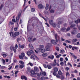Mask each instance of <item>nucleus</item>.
I'll return each instance as SVG.
<instances>
[{
	"label": "nucleus",
	"mask_w": 80,
	"mask_h": 80,
	"mask_svg": "<svg viewBox=\"0 0 80 80\" xmlns=\"http://www.w3.org/2000/svg\"><path fill=\"white\" fill-rule=\"evenodd\" d=\"M49 23L50 25H52L53 27H56V26H57L58 28H60V25L62 24L63 22L62 21H59L58 23H57L56 25L53 23V21L52 20H50L49 21Z\"/></svg>",
	"instance_id": "f257e3e1"
},
{
	"label": "nucleus",
	"mask_w": 80,
	"mask_h": 80,
	"mask_svg": "<svg viewBox=\"0 0 80 80\" xmlns=\"http://www.w3.org/2000/svg\"><path fill=\"white\" fill-rule=\"evenodd\" d=\"M52 33H53L54 35H55L56 40H52L51 41V43L52 44H53L54 45H56L57 42H58V35L57 34H55V32L53 31H52L51 32Z\"/></svg>",
	"instance_id": "f03ea898"
},
{
	"label": "nucleus",
	"mask_w": 80,
	"mask_h": 80,
	"mask_svg": "<svg viewBox=\"0 0 80 80\" xmlns=\"http://www.w3.org/2000/svg\"><path fill=\"white\" fill-rule=\"evenodd\" d=\"M9 33L10 34L11 37H12L13 38H15L16 37L20 35V32H16L15 33H13V32H10Z\"/></svg>",
	"instance_id": "7ed1b4c3"
},
{
	"label": "nucleus",
	"mask_w": 80,
	"mask_h": 80,
	"mask_svg": "<svg viewBox=\"0 0 80 80\" xmlns=\"http://www.w3.org/2000/svg\"><path fill=\"white\" fill-rule=\"evenodd\" d=\"M73 23V22L72 21L69 22V25H71L70 26V28H73V27H74L73 29L74 30H77V28H75V26H76V25L75 24H72Z\"/></svg>",
	"instance_id": "20e7f679"
},
{
	"label": "nucleus",
	"mask_w": 80,
	"mask_h": 80,
	"mask_svg": "<svg viewBox=\"0 0 80 80\" xmlns=\"http://www.w3.org/2000/svg\"><path fill=\"white\" fill-rule=\"evenodd\" d=\"M47 46L46 47V49L47 51H50V44L48 43L47 44Z\"/></svg>",
	"instance_id": "39448f33"
},
{
	"label": "nucleus",
	"mask_w": 80,
	"mask_h": 80,
	"mask_svg": "<svg viewBox=\"0 0 80 80\" xmlns=\"http://www.w3.org/2000/svg\"><path fill=\"white\" fill-rule=\"evenodd\" d=\"M51 8H52V6H49V5L48 4H47L46 5V10H48V8H49V10H50L51 9Z\"/></svg>",
	"instance_id": "423d86ee"
},
{
	"label": "nucleus",
	"mask_w": 80,
	"mask_h": 80,
	"mask_svg": "<svg viewBox=\"0 0 80 80\" xmlns=\"http://www.w3.org/2000/svg\"><path fill=\"white\" fill-rule=\"evenodd\" d=\"M77 33H78V32H77V30H73L71 32V33L72 35H76Z\"/></svg>",
	"instance_id": "0eeeda50"
},
{
	"label": "nucleus",
	"mask_w": 80,
	"mask_h": 80,
	"mask_svg": "<svg viewBox=\"0 0 80 80\" xmlns=\"http://www.w3.org/2000/svg\"><path fill=\"white\" fill-rule=\"evenodd\" d=\"M34 71L36 72H39V69L37 67H34Z\"/></svg>",
	"instance_id": "6e6552de"
},
{
	"label": "nucleus",
	"mask_w": 80,
	"mask_h": 80,
	"mask_svg": "<svg viewBox=\"0 0 80 80\" xmlns=\"http://www.w3.org/2000/svg\"><path fill=\"white\" fill-rule=\"evenodd\" d=\"M38 8H39V9H42V8H44L43 7V5L40 4L38 5Z\"/></svg>",
	"instance_id": "1a4fd4ad"
},
{
	"label": "nucleus",
	"mask_w": 80,
	"mask_h": 80,
	"mask_svg": "<svg viewBox=\"0 0 80 80\" xmlns=\"http://www.w3.org/2000/svg\"><path fill=\"white\" fill-rule=\"evenodd\" d=\"M40 75L41 76H46V72H45L42 71L40 72Z\"/></svg>",
	"instance_id": "9d476101"
},
{
	"label": "nucleus",
	"mask_w": 80,
	"mask_h": 80,
	"mask_svg": "<svg viewBox=\"0 0 80 80\" xmlns=\"http://www.w3.org/2000/svg\"><path fill=\"white\" fill-rule=\"evenodd\" d=\"M61 32H67L66 29V28H62L61 29Z\"/></svg>",
	"instance_id": "9b49d317"
},
{
	"label": "nucleus",
	"mask_w": 80,
	"mask_h": 80,
	"mask_svg": "<svg viewBox=\"0 0 80 80\" xmlns=\"http://www.w3.org/2000/svg\"><path fill=\"white\" fill-rule=\"evenodd\" d=\"M21 78L22 80L24 79L25 80H27V78L25 76H22L21 77Z\"/></svg>",
	"instance_id": "f8f14e48"
},
{
	"label": "nucleus",
	"mask_w": 80,
	"mask_h": 80,
	"mask_svg": "<svg viewBox=\"0 0 80 80\" xmlns=\"http://www.w3.org/2000/svg\"><path fill=\"white\" fill-rule=\"evenodd\" d=\"M39 16L41 17L42 18L44 19V20H45V21L46 22H47V19L43 17V16H42V14H41V13H39Z\"/></svg>",
	"instance_id": "ddd939ff"
},
{
	"label": "nucleus",
	"mask_w": 80,
	"mask_h": 80,
	"mask_svg": "<svg viewBox=\"0 0 80 80\" xmlns=\"http://www.w3.org/2000/svg\"><path fill=\"white\" fill-rule=\"evenodd\" d=\"M44 47V46L40 45V48H38V50H39V51H40V50H41V48H43Z\"/></svg>",
	"instance_id": "4468645a"
},
{
	"label": "nucleus",
	"mask_w": 80,
	"mask_h": 80,
	"mask_svg": "<svg viewBox=\"0 0 80 80\" xmlns=\"http://www.w3.org/2000/svg\"><path fill=\"white\" fill-rule=\"evenodd\" d=\"M48 56V54L46 53H44L42 54V56L43 57H47Z\"/></svg>",
	"instance_id": "2eb2a0df"
},
{
	"label": "nucleus",
	"mask_w": 80,
	"mask_h": 80,
	"mask_svg": "<svg viewBox=\"0 0 80 80\" xmlns=\"http://www.w3.org/2000/svg\"><path fill=\"white\" fill-rule=\"evenodd\" d=\"M71 55L75 59H77V57L76 56H75V55H73V53L71 52L70 53Z\"/></svg>",
	"instance_id": "dca6fc26"
},
{
	"label": "nucleus",
	"mask_w": 80,
	"mask_h": 80,
	"mask_svg": "<svg viewBox=\"0 0 80 80\" xmlns=\"http://www.w3.org/2000/svg\"><path fill=\"white\" fill-rule=\"evenodd\" d=\"M2 56L3 57L5 58L6 57H7V53L6 52H3L2 53Z\"/></svg>",
	"instance_id": "f3484780"
},
{
	"label": "nucleus",
	"mask_w": 80,
	"mask_h": 80,
	"mask_svg": "<svg viewBox=\"0 0 80 80\" xmlns=\"http://www.w3.org/2000/svg\"><path fill=\"white\" fill-rule=\"evenodd\" d=\"M31 74V75H35V71L33 70H32L30 72Z\"/></svg>",
	"instance_id": "a211bd4d"
},
{
	"label": "nucleus",
	"mask_w": 80,
	"mask_h": 80,
	"mask_svg": "<svg viewBox=\"0 0 80 80\" xmlns=\"http://www.w3.org/2000/svg\"><path fill=\"white\" fill-rule=\"evenodd\" d=\"M15 48V47L13 46H11L10 47V49L11 50V51H13V49Z\"/></svg>",
	"instance_id": "6ab92c4d"
},
{
	"label": "nucleus",
	"mask_w": 80,
	"mask_h": 80,
	"mask_svg": "<svg viewBox=\"0 0 80 80\" xmlns=\"http://www.w3.org/2000/svg\"><path fill=\"white\" fill-rule=\"evenodd\" d=\"M75 23H76L77 24L78 23H80V19H78L77 20L75 21Z\"/></svg>",
	"instance_id": "aec40b11"
},
{
	"label": "nucleus",
	"mask_w": 80,
	"mask_h": 80,
	"mask_svg": "<svg viewBox=\"0 0 80 80\" xmlns=\"http://www.w3.org/2000/svg\"><path fill=\"white\" fill-rule=\"evenodd\" d=\"M54 72H58V68H57V67H55L54 68Z\"/></svg>",
	"instance_id": "412c9836"
},
{
	"label": "nucleus",
	"mask_w": 80,
	"mask_h": 80,
	"mask_svg": "<svg viewBox=\"0 0 80 80\" xmlns=\"http://www.w3.org/2000/svg\"><path fill=\"white\" fill-rule=\"evenodd\" d=\"M20 14H18V17H17V18H16V20L17 21V20H19V19H20Z\"/></svg>",
	"instance_id": "4be33fe9"
},
{
	"label": "nucleus",
	"mask_w": 80,
	"mask_h": 80,
	"mask_svg": "<svg viewBox=\"0 0 80 80\" xmlns=\"http://www.w3.org/2000/svg\"><path fill=\"white\" fill-rule=\"evenodd\" d=\"M77 50L78 49V47H73L72 48V50Z\"/></svg>",
	"instance_id": "5701e85b"
},
{
	"label": "nucleus",
	"mask_w": 80,
	"mask_h": 80,
	"mask_svg": "<svg viewBox=\"0 0 80 80\" xmlns=\"http://www.w3.org/2000/svg\"><path fill=\"white\" fill-rule=\"evenodd\" d=\"M64 52H65V51L63 49L60 50V53H62V54H63V53H64Z\"/></svg>",
	"instance_id": "b1692460"
},
{
	"label": "nucleus",
	"mask_w": 80,
	"mask_h": 80,
	"mask_svg": "<svg viewBox=\"0 0 80 80\" xmlns=\"http://www.w3.org/2000/svg\"><path fill=\"white\" fill-rule=\"evenodd\" d=\"M45 51H46V50L45 49H42L41 50V52H42V53H43L45 52Z\"/></svg>",
	"instance_id": "393cba45"
},
{
	"label": "nucleus",
	"mask_w": 80,
	"mask_h": 80,
	"mask_svg": "<svg viewBox=\"0 0 80 80\" xmlns=\"http://www.w3.org/2000/svg\"><path fill=\"white\" fill-rule=\"evenodd\" d=\"M34 57H35V58L37 60H39V58L35 54H34Z\"/></svg>",
	"instance_id": "a878e982"
},
{
	"label": "nucleus",
	"mask_w": 80,
	"mask_h": 80,
	"mask_svg": "<svg viewBox=\"0 0 80 80\" xmlns=\"http://www.w3.org/2000/svg\"><path fill=\"white\" fill-rule=\"evenodd\" d=\"M77 42V39H74L72 40V43H74V42Z\"/></svg>",
	"instance_id": "bb28decb"
},
{
	"label": "nucleus",
	"mask_w": 80,
	"mask_h": 80,
	"mask_svg": "<svg viewBox=\"0 0 80 80\" xmlns=\"http://www.w3.org/2000/svg\"><path fill=\"white\" fill-rule=\"evenodd\" d=\"M29 52H30V53L32 54L33 55H35V54H34V52H33V50H31Z\"/></svg>",
	"instance_id": "cd10ccee"
},
{
	"label": "nucleus",
	"mask_w": 80,
	"mask_h": 80,
	"mask_svg": "<svg viewBox=\"0 0 80 80\" xmlns=\"http://www.w3.org/2000/svg\"><path fill=\"white\" fill-rule=\"evenodd\" d=\"M47 67H48V69H51V68H52L51 66H50V65H47Z\"/></svg>",
	"instance_id": "c85d7f7f"
},
{
	"label": "nucleus",
	"mask_w": 80,
	"mask_h": 80,
	"mask_svg": "<svg viewBox=\"0 0 80 80\" xmlns=\"http://www.w3.org/2000/svg\"><path fill=\"white\" fill-rule=\"evenodd\" d=\"M74 45H80V43L79 42H77V43H74Z\"/></svg>",
	"instance_id": "c756f323"
},
{
	"label": "nucleus",
	"mask_w": 80,
	"mask_h": 80,
	"mask_svg": "<svg viewBox=\"0 0 80 80\" xmlns=\"http://www.w3.org/2000/svg\"><path fill=\"white\" fill-rule=\"evenodd\" d=\"M29 47H30L31 48H32V49H33V46H32V45L31 44H29Z\"/></svg>",
	"instance_id": "7c9ffc66"
},
{
	"label": "nucleus",
	"mask_w": 80,
	"mask_h": 80,
	"mask_svg": "<svg viewBox=\"0 0 80 80\" xmlns=\"http://www.w3.org/2000/svg\"><path fill=\"white\" fill-rule=\"evenodd\" d=\"M67 76H68V77L70 76V74H69V72H67L66 74V77H67Z\"/></svg>",
	"instance_id": "2f4dec72"
},
{
	"label": "nucleus",
	"mask_w": 80,
	"mask_h": 80,
	"mask_svg": "<svg viewBox=\"0 0 80 80\" xmlns=\"http://www.w3.org/2000/svg\"><path fill=\"white\" fill-rule=\"evenodd\" d=\"M29 65L30 66H31V67H32L33 65V63L29 62L28 64H27V65Z\"/></svg>",
	"instance_id": "473e14b6"
},
{
	"label": "nucleus",
	"mask_w": 80,
	"mask_h": 80,
	"mask_svg": "<svg viewBox=\"0 0 80 80\" xmlns=\"http://www.w3.org/2000/svg\"><path fill=\"white\" fill-rule=\"evenodd\" d=\"M58 74L59 75H62V72L60 71H58Z\"/></svg>",
	"instance_id": "72a5a7b5"
},
{
	"label": "nucleus",
	"mask_w": 80,
	"mask_h": 80,
	"mask_svg": "<svg viewBox=\"0 0 80 80\" xmlns=\"http://www.w3.org/2000/svg\"><path fill=\"white\" fill-rule=\"evenodd\" d=\"M27 70L28 72H30V71L31 70V68L30 67H28L27 68Z\"/></svg>",
	"instance_id": "f704fd0d"
},
{
	"label": "nucleus",
	"mask_w": 80,
	"mask_h": 80,
	"mask_svg": "<svg viewBox=\"0 0 80 80\" xmlns=\"http://www.w3.org/2000/svg\"><path fill=\"white\" fill-rule=\"evenodd\" d=\"M77 38H80V33H79L77 34Z\"/></svg>",
	"instance_id": "c9c22d12"
},
{
	"label": "nucleus",
	"mask_w": 80,
	"mask_h": 80,
	"mask_svg": "<svg viewBox=\"0 0 80 80\" xmlns=\"http://www.w3.org/2000/svg\"><path fill=\"white\" fill-rule=\"evenodd\" d=\"M19 58H20V59H21V60H23V57L22 56L19 55Z\"/></svg>",
	"instance_id": "e433bc0d"
},
{
	"label": "nucleus",
	"mask_w": 80,
	"mask_h": 80,
	"mask_svg": "<svg viewBox=\"0 0 80 80\" xmlns=\"http://www.w3.org/2000/svg\"><path fill=\"white\" fill-rule=\"evenodd\" d=\"M55 12V11L53 9H51L50 11V12L51 13H54V12Z\"/></svg>",
	"instance_id": "4c0bfd02"
},
{
	"label": "nucleus",
	"mask_w": 80,
	"mask_h": 80,
	"mask_svg": "<svg viewBox=\"0 0 80 80\" xmlns=\"http://www.w3.org/2000/svg\"><path fill=\"white\" fill-rule=\"evenodd\" d=\"M65 42L66 43H71V42L70 41H68V40H66L65 41Z\"/></svg>",
	"instance_id": "58836bf2"
},
{
	"label": "nucleus",
	"mask_w": 80,
	"mask_h": 80,
	"mask_svg": "<svg viewBox=\"0 0 80 80\" xmlns=\"http://www.w3.org/2000/svg\"><path fill=\"white\" fill-rule=\"evenodd\" d=\"M31 59H33L34 60H35V58H34V56H33V55H31Z\"/></svg>",
	"instance_id": "ea45409f"
},
{
	"label": "nucleus",
	"mask_w": 80,
	"mask_h": 80,
	"mask_svg": "<svg viewBox=\"0 0 80 80\" xmlns=\"http://www.w3.org/2000/svg\"><path fill=\"white\" fill-rule=\"evenodd\" d=\"M8 67H9V68H8V69L10 70L11 69H12V66L10 65L8 66Z\"/></svg>",
	"instance_id": "a19ab883"
},
{
	"label": "nucleus",
	"mask_w": 80,
	"mask_h": 80,
	"mask_svg": "<svg viewBox=\"0 0 80 80\" xmlns=\"http://www.w3.org/2000/svg\"><path fill=\"white\" fill-rule=\"evenodd\" d=\"M45 77H44L42 76L41 77V80H45Z\"/></svg>",
	"instance_id": "79ce46f5"
},
{
	"label": "nucleus",
	"mask_w": 80,
	"mask_h": 80,
	"mask_svg": "<svg viewBox=\"0 0 80 80\" xmlns=\"http://www.w3.org/2000/svg\"><path fill=\"white\" fill-rule=\"evenodd\" d=\"M21 55L23 57H25V53L24 52H22L21 53Z\"/></svg>",
	"instance_id": "37998d69"
},
{
	"label": "nucleus",
	"mask_w": 80,
	"mask_h": 80,
	"mask_svg": "<svg viewBox=\"0 0 80 80\" xmlns=\"http://www.w3.org/2000/svg\"><path fill=\"white\" fill-rule=\"evenodd\" d=\"M61 80H64V76L63 75H62L61 77Z\"/></svg>",
	"instance_id": "c03bdc74"
},
{
	"label": "nucleus",
	"mask_w": 80,
	"mask_h": 80,
	"mask_svg": "<svg viewBox=\"0 0 80 80\" xmlns=\"http://www.w3.org/2000/svg\"><path fill=\"white\" fill-rule=\"evenodd\" d=\"M27 54L28 56H30V55H31V53H30V52H27Z\"/></svg>",
	"instance_id": "a18cd8bd"
},
{
	"label": "nucleus",
	"mask_w": 80,
	"mask_h": 80,
	"mask_svg": "<svg viewBox=\"0 0 80 80\" xmlns=\"http://www.w3.org/2000/svg\"><path fill=\"white\" fill-rule=\"evenodd\" d=\"M31 12H34L35 11V9L34 8H32L31 9Z\"/></svg>",
	"instance_id": "49530a36"
},
{
	"label": "nucleus",
	"mask_w": 80,
	"mask_h": 80,
	"mask_svg": "<svg viewBox=\"0 0 80 80\" xmlns=\"http://www.w3.org/2000/svg\"><path fill=\"white\" fill-rule=\"evenodd\" d=\"M32 40V39L31 38H28V41L29 42H30Z\"/></svg>",
	"instance_id": "de8ad7c7"
},
{
	"label": "nucleus",
	"mask_w": 80,
	"mask_h": 80,
	"mask_svg": "<svg viewBox=\"0 0 80 80\" xmlns=\"http://www.w3.org/2000/svg\"><path fill=\"white\" fill-rule=\"evenodd\" d=\"M37 50H38V51L35 50V52L36 53H38V52H40V51H39V50H38V48L37 49Z\"/></svg>",
	"instance_id": "09e8293b"
},
{
	"label": "nucleus",
	"mask_w": 80,
	"mask_h": 80,
	"mask_svg": "<svg viewBox=\"0 0 80 80\" xmlns=\"http://www.w3.org/2000/svg\"><path fill=\"white\" fill-rule=\"evenodd\" d=\"M43 65L44 67V68H47V65H46V64H43Z\"/></svg>",
	"instance_id": "8fccbe9b"
},
{
	"label": "nucleus",
	"mask_w": 80,
	"mask_h": 80,
	"mask_svg": "<svg viewBox=\"0 0 80 80\" xmlns=\"http://www.w3.org/2000/svg\"><path fill=\"white\" fill-rule=\"evenodd\" d=\"M19 62L20 63H21V64H22V65L24 63V62H23V61H19Z\"/></svg>",
	"instance_id": "3c124183"
},
{
	"label": "nucleus",
	"mask_w": 80,
	"mask_h": 80,
	"mask_svg": "<svg viewBox=\"0 0 80 80\" xmlns=\"http://www.w3.org/2000/svg\"><path fill=\"white\" fill-rule=\"evenodd\" d=\"M69 30H70V27H68L67 29H66V32H68Z\"/></svg>",
	"instance_id": "603ef678"
},
{
	"label": "nucleus",
	"mask_w": 80,
	"mask_h": 80,
	"mask_svg": "<svg viewBox=\"0 0 80 80\" xmlns=\"http://www.w3.org/2000/svg\"><path fill=\"white\" fill-rule=\"evenodd\" d=\"M69 68L68 67H67L65 68V69H66V71H68V70H69Z\"/></svg>",
	"instance_id": "864d4df0"
},
{
	"label": "nucleus",
	"mask_w": 80,
	"mask_h": 80,
	"mask_svg": "<svg viewBox=\"0 0 80 80\" xmlns=\"http://www.w3.org/2000/svg\"><path fill=\"white\" fill-rule=\"evenodd\" d=\"M68 64L69 65H70V67H72V64L70 62H68Z\"/></svg>",
	"instance_id": "5fc2aeb1"
},
{
	"label": "nucleus",
	"mask_w": 80,
	"mask_h": 80,
	"mask_svg": "<svg viewBox=\"0 0 80 80\" xmlns=\"http://www.w3.org/2000/svg\"><path fill=\"white\" fill-rule=\"evenodd\" d=\"M13 50L14 53H16V52H17V50H16V49H15V48H14Z\"/></svg>",
	"instance_id": "6e6d98bb"
},
{
	"label": "nucleus",
	"mask_w": 80,
	"mask_h": 80,
	"mask_svg": "<svg viewBox=\"0 0 80 80\" xmlns=\"http://www.w3.org/2000/svg\"><path fill=\"white\" fill-rule=\"evenodd\" d=\"M24 66H23V64H21L20 65V68H23Z\"/></svg>",
	"instance_id": "4d7b16f0"
},
{
	"label": "nucleus",
	"mask_w": 80,
	"mask_h": 80,
	"mask_svg": "<svg viewBox=\"0 0 80 80\" xmlns=\"http://www.w3.org/2000/svg\"><path fill=\"white\" fill-rule=\"evenodd\" d=\"M57 72H54L53 73V75L54 76H56V75H57Z\"/></svg>",
	"instance_id": "13d9d810"
},
{
	"label": "nucleus",
	"mask_w": 80,
	"mask_h": 80,
	"mask_svg": "<svg viewBox=\"0 0 80 80\" xmlns=\"http://www.w3.org/2000/svg\"><path fill=\"white\" fill-rule=\"evenodd\" d=\"M56 77L57 78H60V77L59 75H58V74L56 75Z\"/></svg>",
	"instance_id": "bf43d9fd"
},
{
	"label": "nucleus",
	"mask_w": 80,
	"mask_h": 80,
	"mask_svg": "<svg viewBox=\"0 0 80 80\" xmlns=\"http://www.w3.org/2000/svg\"><path fill=\"white\" fill-rule=\"evenodd\" d=\"M20 40H21V39L20 38H18L17 39V41L18 42H19V41H20Z\"/></svg>",
	"instance_id": "052dcab7"
},
{
	"label": "nucleus",
	"mask_w": 80,
	"mask_h": 80,
	"mask_svg": "<svg viewBox=\"0 0 80 80\" xmlns=\"http://www.w3.org/2000/svg\"><path fill=\"white\" fill-rule=\"evenodd\" d=\"M2 61H3V65H5V60H4L3 59H2Z\"/></svg>",
	"instance_id": "680f3d73"
},
{
	"label": "nucleus",
	"mask_w": 80,
	"mask_h": 80,
	"mask_svg": "<svg viewBox=\"0 0 80 80\" xmlns=\"http://www.w3.org/2000/svg\"><path fill=\"white\" fill-rule=\"evenodd\" d=\"M56 49L58 52L59 51V48H58V47H56Z\"/></svg>",
	"instance_id": "e2e57ef3"
},
{
	"label": "nucleus",
	"mask_w": 80,
	"mask_h": 80,
	"mask_svg": "<svg viewBox=\"0 0 80 80\" xmlns=\"http://www.w3.org/2000/svg\"><path fill=\"white\" fill-rule=\"evenodd\" d=\"M21 48H25V45H22L21 46Z\"/></svg>",
	"instance_id": "0e129e2a"
},
{
	"label": "nucleus",
	"mask_w": 80,
	"mask_h": 80,
	"mask_svg": "<svg viewBox=\"0 0 80 80\" xmlns=\"http://www.w3.org/2000/svg\"><path fill=\"white\" fill-rule=\"evenodd\" d=\"M14 31H17V30H18V28H14Z\"/></svg>",
	"instance_id": "69168bd1"
},
{
	"label": "nucleus",
	"mask_w": 80,
	"mask_h": 80,
	"mask_svg": "<svg viewBox=\"0 0 80 80\" xmlns=\"http://www.w3.org/2000/svg\"><path fill=\"white\" fill-rule=\"evenodd\" d=\"M15 68H16V69H17L18 68V65H16L15 67Z\"/></svg>",
	"instance_id": "338daca9"
},
{
	"label": "nucleus",
	"mask_w": 80,
	"mask_h": 80,
	"mask_svg": "<svg viewBox=\"0 0 80 80\" xmlns=\"http://www.w3.org/2000/svg\"><path fill=\"white\" fill-rule=\"evenodd\" d=\"M60 62H62V61H63V58H60Z\"/></svg>",
	"instance_id": "774afa93"
}]
</instances>
